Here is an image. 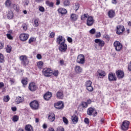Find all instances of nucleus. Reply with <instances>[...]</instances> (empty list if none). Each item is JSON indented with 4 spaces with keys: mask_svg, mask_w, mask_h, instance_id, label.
<instances>
[{
    "mask_svg": "<svg viewBox=\"0 0 131 131\" xmlns=\"http://www.w3.org/2000/svg\"><path fill=\"white\" fill-rule=\"evenodd\" d=\"M42 73L46 77H50L53 75V70L51 68H45L43 69Z\"/></svg>",
    "mask_w": 131,
    "mask_h": 131,
    "instance_id": "f257e3e1",
    "label": "nucleus"
},
{
    "mask_svg": "<svg viewBox=\"0 0 131 131\" xmlns=\"http://www.w3.org/2000/svg\"><path fill=\"white\" fill-rule=\"evenodd\" d=\"M94 41L98 45H95V48L96 49V50H100V48H103V47L105 46V41L100 39H95Z\"/></svg>",
    "mask_w": 131,
    "mask_h": 131,
    "instance_id": "f03ea898",
    "label": "nucleus"
},
{
    "mask_svg": "<svg viewBox=\"0 0 131 131\" xmlns=\"http://www.w3.org/2000/svg\"><path fill=\"white\" fill-rule=\"evenodd\" d=\"M19 60L21 61V64L23 66H27L29 64V59L26 55H21L19 57Z\"/></svg>",
    "mask_w": 131,
    "mask_h": 131,
    "instance_id": "7ed1b4c3",
    "label": "nucleus"
},
{
    "mask_svg": "<svg viewBox=\"0 0 131 131\" xmlns=\"http://www.w3.org/2000/svg\"><path fill=\"white\" fill-rule=\"evenodd\" d=\"M97 111H96V109L94 107H89L87 110V114L89 115V116H92V115L97 116Z\"/></svg>",
    "mask_w": 131,
    "mask_h": 131,
    "instance_id": "20e7f679",
    "label": "nucleus"
},
{
    "mask_svg": "<svg viewBox=\"0 0 131 131\" xmlns=\"http://www.w3.org/2000/svg\"><path fill=\"white\" fill-rule=\"evenodd\" d=\"M114 47L117 52H120V50H122V44L118 41H115L114 42Z\"/></svg>",
    "mask_w": 131,
    "mask_h": 131,
    "instance_id": "39448f33",
    "label": "nucleus"
},
{
    "mask_svg": "<svg viewBox=\"0 0 131 131\" xmlns=\"http://www.w3.org/2000/svg\"><path fill=\"white\" fill-rule=\"evenodd\" d=\"M30 106L33 109V110H37L38 107H39V104L36 100H33L30 103Z\"/></svg>",
    "mask_w": 131,
    "mask_h": 131,
    "instance_id": "423d86ee",
    "label": "nucleus"
},
{
    "mask_svg": "<svg viewBox=\"0 0 131 131\" xmlns=\"http://www.w3.org/2000/svg\"><path fill=\"white\" fill-rule=\"evenodd\" d=\"M129 125V121L127 120L123 121L121 126V129L122 130H127V129H128Z\"/></svg>",
    "mask_w": 131,
    "mask_h": 131,
    "instance_id": "0eeeda50",
    "label": "nucleus"
},
{
    "mask_svg": "<svg viewBox=\"0 0 131 131\" xmlns=\"http://www.w3.org/2000/svg\"><path fill=\"white\" fill-rule=\"evenodd\" d=\"M95 23V19L93 16H88L86 19V25L87 26H93Z\"/></svg>",
    "mask_w": 131,
    "mask_h": 131,
    "instance_id": "6e6552de",
    "label": "nucleus"
},
{
    "mask_svg": "<svg viewBox=\"0 0 131 131\" xmlns=\"http://www.w3.org/2000/svg\"><path fill=\"white\" fill-rule=\"evenodd\" d=\"M85 61L84 55H83V54L78 55L77 63H78L79 64H84Z\"/></svg>",
    "mask_w": 131,
    "mask_h": 131,
    "instance_id": "1a4fd4ad",
    "label": "nucleus"
},
{
    "mask_svg": "<svg viewBox=\"0 0 131 131\" xmlns=\"http://www.w3.org/2000/svg\"><path fill=\"white\" fill-rule=\"evenodd\" d=\"M54 107L56 109H58L59 110L62 109L64 108V103L62 101H58L57 103L54 104Z\"/></svg>",
    "mask_w": 131,
    "mask_h": 131,
    "instance_id": "9d476101",
    "label": "nucleus"
},
{
    "mask_svg": "<svg viewBox=\"0 0 131 131\" xmlns=\"http://www.w3.org/2000/svg\"><path fill=\"white\" fill-rule=\"evenodd\" d=\"M56 42L57 45H62L65 43V38L63 36L59 35L57 37L56 39Z\"/></svg>",
    "mask_w": 131,
    "mask_h": 131,
    "instance_id": "9b49d317",
    "label": "nucleus"
},
{
    "mask_svg": "<svg viewBox=\"0 0 131 131\" xmlns=\"http://www.w3.org/2000/svg\"><path fill=\"white\" fill-rule=\"evenodd\" d=\"M124 30H125L124 27L120 25V26H117V29H116V32L117 34L120 35L121 34V33L123 32V31H124Z\"/></svg>",
    "mask_w": 131,
    "mask_h": 131,
    "instance_id": "f8f14e48",
    "label": "nucleus"
},
{
    "mask_svg": "<svg viewBox=\"0 0 131 131\" xmlns=\"http://www.w3.org/2000/svg\"><path fill=\"white\" fill-rule=\"evenodd\" d=\"M116 74L119 79H121L124 77V72L121 70L117 71Z\"/></svg>",
    "mask_w": 131,
    "mask_h": 131,
    "instance_id": "ddd939ff",
    "label": "nucleus"
},
{
    "mask_svg": "<svg viewBox=\"0 0 131 131\" xmlns=\"http://www.w3.org/2000/svg\"><path fill=\"white\" fill-rule=\"evenodd\" d=\"M29 89L31 92H35V91L37 90V86L36 85L35 83L31 82L29 84Z\"/></svg>",
    "mask_w": 131,
    "mask_h": 131,
    "instance_id": "4468645a",
    "label": "nucleus"
},
{
    "mask_svg": "<svg viewBox=\"0 0 131 131\" xmlns=\"http://www.w3.org/2000/svg\"><path fill=\"white\" fill-rule=\"evenodd\" d=\"M108 78L110 81H115L117 79L115 74H113V73H110L108 74Z\"/></svg>",
    "mask_w": 131,
    "mask_h": 131,
    "instance_id": "2eb2a0df",
    "label": "nucleus"
},
{
    "mask_svg": "<svg viewBox=\"0 0 131 131\" xmlns=\"http://www.w3.org/2000/svg\"><path fill=\"white\" fill-rule=\"evenodd\" d=\"M28 37H29V35L28 34H21L19 36V38L22 41H26L28 39Z\"/></svg>",
    "mask_w": 131,
    "mask_h": 131,
    "instance_id": "dca6fc26",
    "label": "nucleus"
},
{
    "mask_svg": "<svg viewBox=\"0 0 131 131\" xmlns=\"http://www.w3.org/2000/svg\"><path fill=\"white\" fill-rule=\"evenodd\" d=\"M59 50L60 52H66L67 50V45L65 43L60 44L59 46Z\"/></svg>",
    "mask_w": 131,
    "mask_h": 131,
    "instance_id": "f3484780",
    "label": "nucleus"
},
{
    "mask_svg": "<svg viewBox=\"0 0 131 131\" xmlns=\"http://www.w3.org/2000/svg\"><path fill=\"white\" fill-rule=\"evenodd\" d=\"M107 16L108 18L112 19V18H114L115 17V11L113 10H110L107 12Z\"/></svg>",
    "mask_w": 131,
    "mask_h": 131,
    "instance_id": "a211bd4d",
    "label": "nucleus"
},
{
    "mask_svg": "<svg viewBox=\"0 0 131 131\" xmlns=\"http://www.w3.org/2000/svg\"><path fill=\"white\" fill-rule=\"evenodd\" d=\"M43 98L45 100L48 101V100H50V99L52 98V93L50 92L46 93V94L44 95Z\"/></svg>",
    "mask_w": 131,
    "mask_h": 131,
    "instance_id": "6ab92c4d",
    "label": "nucleus"
},
{
    "mask_svg": "<svg viewBox=\"0 0 131 131\" xmlns=\"http://www.w3.org/2000/svg\"><path fill=\"white\" fill-rule=\"evenodd\" d=\"M55 114H54V113H51L49 114L48 119L49 121L53 122V121H55Z\"/></svg>",
    "mask_w": 131,
    "mask_h": 131,
    "instance_id": "aec40b11",
    "label": "nucleus"
},
{
    "mask_svg": "<svg viewBox=\"0 0 131 131\" xmlns=\"http://www.w3.org/2000/svg\"><path fill=\"white\" fill-rule=\"evenodd\" d=\"M71 119L72 121L73 122V123H74V124H76V123L78 122V117L75 115L72 116Z\"/></svg>",
    "mask_w": 131,
    "mask_h": 131,
    "instance_id": "412c9836",
    "label": "nucleus"
},
{
    "mask_svg": "<svg viewBox=\"0 0 131 131\" xmlns=\"http://www.w3.org/2000/svg\"><path fill=\"white\" fill-rule=\"evenodd\" d=\"M56 97L57 99H62L64 97V95H63V92L58 91L56 93Z\"/></svg>",
    "mask_w": 131,
    "mask_h": 131,
    "instance_id": "4be33fe9",
    "label": "nucleus"
},
{
    "mask_svg": "<svg viewBox=\"0 0 131 131\" xmlns=\"http://www.w3.org/2000/svg\"><path fill=\"white\" fill-rule=\"evenodd\" d=\"M97 72L98 73L99 77H100V78H102V77H104L105 75H106L105 72H104V71L103 70H99Z\"/></svg>",
    "mask_w": 131,
    "mask_h": 131,
    "instance_id": "5701e85b",
    "label": "nucleus"
},
{
    "mask_svg": "<svg viewBox=\"0 0 131 131\" xmlns=\"http://www.w3.org/2000/svg\"><path fill=\"white\" fill-rule=\"evenodd\" d=\"M58 12L59 14H61V15H64L67 13V10L64 8H59L58 9Z\"/></svg>",
    "mask_w": 131,
    "mask_h": 131,
    "instance_id": "b1692460",
    "label": "nucleus"
},
{
    "mask_svg": "<svg viewBox=\"0 0 131 131\" xmlns=\"http://www.w3.org/2000/svg\"><path fill=\"white\" fill-rule=\"evenodd\" d=\"M21 83L23 84V86L24 88H25V86H26V85H27V84H28V80L27 78L23 79L21 80Z\"/></svg>",
    "mask_w": 131,
    "mask_h": 131,
    "instance_id": "393cba45",
    "label": "nucleus"
},
{
    "mask_svg": "<svg viewBox=\"0 0 131 131\" xmlns=\"http://www.w3.org/2000/svg\"><path fill=\"white\" fill-rule=\"evenodd\" d=\"M78 18V16L76 14L73 13L71 15V19L72 21H76Z\"/></svg>",
    "mask_w": 131,
    "mask_h": 131,
    "instance_id": "a878e982",
    "label": "nucleus"
},
{
    "mask_svg": "<svg viewBox=\"0 0 131 131\" xmlns=\"http://www.w3.org/2000/svg\"><path fill=\"white\" fill-rule=\"evenodd\" d=\"M25 129L26 131H33V128L31 125H26Z\"/></svg>",
    "mask_w": 131,
    "mask_h": 131,
    "instance_id": "bb28decb",
    "label": "nucleus"
},
{
    "mask_svg": "<svg viewBox=\"0 0 131 131\" xmlns=\"http://www.w3.org/2000/svg\"><path fill=\"white\" fill-rule=\"evenodd\" d=\"M75 71L76 73H80L82 71V69L80 66H76L75 68Z\"/></svg>",
    "mask_w": 131,
    "mask_h": 131,
    "instance_id": "cd10ccee",
    "label": "nucleus"
},
{
    "mask_svg": "<svg viewBox=\"0 0 131 131\" xmlns=\"http://www.w3.org/2000/svg\"><path fill=\"white\" fill-rule=\"evenodd\" d=\"M7 17L8 19H13V17H14V13L12 10H10L8 12Z\"/></svg>",
    "mask_w": 131,
    "mask_h": 131,
    "instance_id": "c85d7f7f",
    "label": "nucleus"
},
{
    "mask_svg": "<svg viewBox=\"0 0 131 131\" xmlns=\"http://www.w3.org/2000/svg\"><path fill=\"white\" fill-rule=\"evenodd\" d=\"M24 101V99L20 96H18L16 98V103L17 104H20V103H22Z\"/></svg>",
    "mask_w": 131,
    "mask_h": 131,
    "instance_id": "c756f323",
    "label": "nucleus"
},
{
    "mask_svg": "<svg viewBox=\"0 0 131 131\" xmlns=\"http://www.w3.org/2000/svg\"><path fill=\"white\" fill-rule=\"evenodd\" d=\"M6 52L8 54H10V53L12 52V46H11V45H7L6 47Z\"/></svg>",
    "mask_w": 131,
    "mask_h": 131,
    "instance_id": "7c9ffc66",
    "label": "nucleus"
},
{
    "mask_svg": "<svg viewBox=\"0 0 131 131\" xmlns=\"http://www.w3.org/2000/svg\"><path fill=\"white\" fill-rule=\"evenodd\" d=\"M89 14H84L83 15L81 16V20H82V21H84V20H85V19H88V18L89 17Z\"/></svg>",
    "mask_w": 131,
    "mask_h": 131,
    "instance_id": "2f4dec72",
    "label": "nucleus"
},
{
    "mask_svg": "<svg viewBox=\"0 0 131 131\" xmlns=\"http://www.w3.org/2000/svg\"><path fill=\"white\" fill-rule=\"evenodd\" d=\"M37 66L39 69H41V68H42V66H43V62H42V61L38 62L37 63Z\"/></svg>",
    "mask_w": 131,
    "mask_h": 131,
    "instance_id": "473e14b6",
    "label": "nucleus"
},
{
    "mask_svg": "<svg viewBox=\"0 0 131 131\" xmlns=\"http://www.w3.org/2000/svg\"><path fill=\"white\" fill-rule=\"evenodd\" d=\"M46 4L51 8H53L54 7V3H53V2H50L49 1H47Z\"/></svg>",
    "mask_w": 131,
    "mask_h": 131,
    "instance_id": "72a5a7b5",
    "label": "nucleus"
},
{
    "mask_svg": "<svg viewBox=\"0 0 131 131\" xmlns=\"http://www.w3.org/2000/svg\"><path fill=\"white\" fill-rule=\"evenodd\" d=\"M73 8L74 10L77 11V10L79 9V4H78V3H75Z\"/></svg>",
    "mask_w": 131,
    "mask_h": 131,
    "instance_id": "f704fd0d",
    "label": "nucleus"
},
{
    "mask_svg": "<svg viewBox=\"0 0 131 131\" xmlns=\"http://www.w3.org/2000/svg\"><path fill=\"white\" fill-rule=\"evenodd\" d=\"M5 62V56L3 54L0 53V63H4Z\"/></svg>",
    "mask_w": 131,
    "mask_h": 131,
    "instance_id": "c9c22d12",
    "label": "nucleus"
},
{
    "mask_svg": "<svg viewBox=\"0 0 131 131\" xmlns=\"http://www.w3.org/2000/svg\"><path fill=\"white\" fill-rule=\"evenodd\" d=\"M5 5L6 6L7 8H10L11 7V1L7 0L5 3Z\"/></svg>",
    "mask_w": 131,
    "mask_h": 131,
    "instance_id": "e433bc0d",
    "label": "nucleus"
},
{
    "mask_svg": "<svg viewBox=\"0 0 131 131\" xmlns=\"http://www.w3.org/2000/svg\"><path fill=\"white\" fill-rule=\"evenodd\" d=\"M12 120L13 122H17L19 120V117L17 115H15L13 117Z\"/></svg>",
    "mask_w": 131,
    "mask_h": 131,
    "instance_id": "4c0bfd02",
    "label": "nucleus"
},
{
    "mask_svg": "<svg viewBox=\"0 0 131 131\" xmlns=\"http://www.w3.org/2000/svg\"><path fill=\"white\" fill-rule=\"evenodd\" d=\"M12 7L16 12H19V7L16 4H13Z\"/></svg>",
    "mask_w": 131,
    "mask_h": 131,
    "instance_id": "58836bf2",
    "label": "nucleus"
},
{
    "mask_svg": "<svg viewBox=\"0 0 131 131\" xmlns=\"http://www.w3.org/2000/svg\"><path fill=\"white\" fill-rule=\"evenodd\" d=\"M64 7H68L70 5V1L69 0H65L63 2Z\"/></svg>",
    "mask_w": 131,
    "mask_h": 131,
    "instance_id": "ea45409f",
    "label": "nucleus"
},
{
    "mask_svg": "<svg viewBox=\"0 0 131 131\" xmlns=\"http://www.w3.org/2000/svg\"><path fill=\"white\" fill-rule=\"evenodd\" d=\"M85 85L86 88H88V86H91V85H92V81L91 80L86 81Z\"/></svg>",
    "mask_w": 131,
    "mask_h": 131,
    "instance_id": "a19ab883",
    "label": "nucleus"
},
{
    "mask_svg": "<svg viewBox=\"0 0 131 131\" xmlns=\"http://www.w3.org/2000/svg\"><path fill=\"white\" fill-rule=\"evenodd\" d=\"M3 100L5 102H9V101H10V96H9V95L4 96Z\"/></svg>",
    "mask_w": 131,
    "mask_h": 131,
    "instance_id": "79ce46f5",
    "label": "nucleus"
},
{
    "mask_svg": "<svg viewBox=\"0 0 131 131\" xmlns=\"http://www.w3.org/2000/svg\"><path fill=\"white\" fill-rule=\"evenodd\" d=\"M21 27L23 30H24L25 31H26V30H27V28H28L27 24L25 23L23 24L21 26Z\"/></svg>",
    "mask_w": 131,
    "mask_h": 131,
    "instance_id": "37998d69",
    "label": "nucleus"
},
{
    "mask_svg": "<svg viewBox=\"0 0 131 131\" xmlns=\"http://www.w3.org/2000/svg\"><path fill=\"white\" fill-rule=\"evenodd\" d=\"M38 9H39V11L40 12H41L42 13H43V12H45V8L41 6H39L38 7Z\"/></svg>",
    "mask_w": 131,
    "mask_h": 131,
    "instance_id": "c03bdc74",
    "label": "nucleus"
},
{
    "mask_svg": "<svg viewBox=\"0 0 131 131\" xmlns=\"http://www.w3.org/2000/svg\"><path fill=\"white\" fill-rule=\"evenodd\" d=\"M82 108H87L88 104V102H82Z\"/></svg>",
    "mask_w": 131,
    "mask_h": 131,
    "instance_id": "a18cd8bd",
    "label": "nucleus"
},
{
    "mask_svg": "<svg viewBox=\"0 0 131 131\" xmlns=\"http://www.w3.org/2000/svg\"><path fill=\"white\" fill-rule=\"evenodd\" d=\"M103 38H105V39H106V40H110V36H109V35L105 34L103 35Z\"/></svg>",
    "mask_w": 131,
    "mask_h": 131,
    "instance_id": "49530a36",
    "label": "nucleus"
},
{
    "mask_svg": "<svg viewBox=\"0 0 131 131\" xmlns=\"http://www.w3.org/2000/svg\"><path fill=\"white\" fill-rule=\"evenodd\" d=\"M86 90L89 92H93V91H94V88H93L92 85L89 86L88 87H86Z\"/></svg>",
    "mask_w": 131,
    "mask_h": 131,
    "instance_id": "de8ad7c7",
    "label": "nucleus"
},
{
    "mask_svg": "<svg viewBox=\"0 0 131 131\" xmlns=\"http://www.w3.org/2000/svg\"><path fill=\"white\" fill-rule=\"evenodd\" d=\"M90 34H95L96 33V29L93 28L89 31Z\"/></svg>",
    "mask_w": 131,
    "mask_h": 131,
    "instance_id": "09e8293b",
    "label": "nucleus"
},
{
    "mask_svg": "<svg viewBox=\"0 0 131 131\" xmlns=\"http://www.w3.org/2000/svg\"><path fill=\"white\" fill-rule=\"evenodd\" d=\"M56 131H65V129L62 126H59L57 128Z\"/></svg>",
    "mask_w": 131,
    "mask_h": 131,
    "instance_id": "8fccbe9b",
    "label": "nucleus"
},
{
    "mask_svg": "<svg viewBox=\"0 0 131 131\" xmlns=\"http://www.w3.org/2000/svg\"><path fill=\"white\" fill-rule=\"evenodd\" d=\"M62 119L63 122L64 123H65V124H68V119H67V118H66L65 117H63Z\"/></svg>",
    "mask_w": 131,
    "mask_h": 131,
    "instance_id": "3c124183",
    "label": "nucleus"
},
{
    "mask_svg": "<svg viewBox=\"0 0 131 131\" xmlns=\"http://www.w3.org/2000/svg\"><path fill=\"white\" fill-rule=\"evenodd\" d=\"M34 26H35V27H37V26H38V20H37V19H34Z\"/></svg>",
    "mask_w": 131,
    "mask_h": 131,
    "instance_id": "603ef678",
    "label": "nucleus"
},
{
    "mask_svg": "<svg viewBox=\"0 0 131 131\" xmlns=\"http://www.w3.org/2000/svg\"><path fill=\"white\" fill-rule=\"evenodd\" d=\"M52 74L54 75V76H58L59 75V71H58V70H55L53 72Z\"/></svg>",
    "mask_w": 131,
    "mask_h": 131,
    "instance_id": "864d4df0",
    "label": "nucleus"
},
{
    "mask_svg": "<svg viewBox=\"0 0 131 131\" xmlns=\"http://www.w3.org/2000/svg\"><path fill=\"white\" fill-rule=\"evenodd\" d=\"M36 39L35 38L32 37L30 38L29 40V43H31V42H33V41H35Z\"/></svg>",
    "mask_w": 131,
    "mask_h": 131,
    "instance_id": "5fc2aeb1",
    "label": "nucleus"
},
{
    "mask_svg": "<svg viewBox=\"0 0 131 131\" xmlns=\"http://www.w3.org/2000/svg\"><path fill=\"white\" fill-rule=\"evenodd\" d=\"M84 122H85L86 124H89L90 123V119L88 118H85L84 120Z\"/></svg>",
    "mask_w": 131,
    "mask_h": 131,
    "instance_id": "6e6d98bb",
    "label": "nucleus"
},
{
    "mask_svg": "<svg viewBox=\"0 0 131 131\" xmlns=\"http://www.w3.org/2000/svg\"><path fill=\"white\" fill-rule=\"evenodd\" d=\"M9 81L11 84H14V83H15V82L16 81V80H15V79H14V78H10Z\"/></svg>",
    "mask_w": 131,
    "mask_h": 131,
    "instance_id": "4d7b16f0",
    "label": "nucleus"
},
{
    "mask_svg": "<svg viewBox=\"0 0 131 131\" xmlns=\"http://www.w3.org/2000/svg\"><path fill=\"white\" fill-rule=\"evenodd\" d=\"M6 36L8 38V39H13V36L10 34H6Z\"/></svg>",
    "mask_w": 131,
    "mask_h": 131,
    "instance_id": "13d9d810",
    "label": "nucleus"
},
{
    "mask_svg": "<svg viewBox=\"0 0 131 131\" xmlns=\"http://www.w3.org/2000/svg\"><path fill=\"white\" fill-rule=\"evenodd\" d=\"M36 58L38 60H40V59H41V58H42L41 55L40 54H37Z\"/></svg>",
    "mask_w": 131,
    "mask_h": 131,
    "instance_id": "bf43d9fd",
    "label": "nucleus"
},
{
    "mask_svg": "<svg viewBox=\"0 0 131 131\" xmlns=\"http://www.w3.org/2000/svg\"><path fill=\"white\" fill-rule=\"evenodd\" d=\"M96 37H97V38L101 37V32H99L98 33H97Z\"/></svg>",
    "mask_w": 131,
    "mask_h": 131,
    "instance_id": "052dcab7",
    "label": "nucleus"
},
{
    "mask_svg": "<svg viewBox=\"0 0 131 131\" xmlns=\"http://www.w3.org/2000/svg\"><path fill=\"white\" fill-rule=\"evenodd\" d=\"M4 46H5V44L4 43L0 42V50L4 49Z\"/></svg>",
    "mask_w": 131,
    "mask_h": 131,
    "instance_id": "680f3d73",
    "label": "nucleus"
},
{
    "mask_svg": "<svg viewBox=\"0 0 131 131\" xmlns=\"http://www.w3.org/2000/svg\"><path fill=\"white\" fill-rule=\"evenodd\" d=\"M50 36L51 38H53V37H55V32H51L50 33Z\"/></svg>",
    "mask_w": 131,
    "mask_h": 131,
    "instance_id": "e2e57ef3",
    "label": "nucleus"
},
{
    "mask_svg": "<svg viewBox=\"0 0 131 131\" xmlns=\"http://www.w3.org/2000/svg\"><path fill=\"white\" fill-rule=\"evenodd\" d=\"M112 4H113V5H117V0H112Z\"/></svg>",
    "mask_w": 131,
    "mask_h": 131,
    "instance_id": "0e129e2a",
    "label": "nucleus"
},
{
    "mask_svg": "<svg viewBox=\"0 0 131 131\" xmlns=\"http://www.w3.org/2000/svg\"><path fill=\"white\" fill-rule=\"evenodd\" d=\"M5 86V84L3 82H0V89L4 88Z\"/></svg>",
    "mask_w": 131,
    "mask_h": 131,
    "instance_id": "69168bd1",
    "label": "nucleus"
},
{
    "mask_svg": "<svg viewBox=\"0 0 131 131\" xmlns=\"http://www.w3.org/2000/svg\"><path fill=\"white\" fill-rule=\"evenodd\" d=\"M128 70H129V71H131V61L128 65Z\"/></svg>",
    "mask_w": 131,
    "mask_h": 131,
    "instance_id": "338daca9",
    "label": "nucleus"
},
{
    "mask_svg": "<svg viewBox=\"0 0 131 131\" xmlns=\"http://www.w3.org/2000/svg\"><path fill=\"white\" fill-rule=\"evenodd\" d=\"M17 131H25V130H24V128L22 127H20V128H18V129H17Z\"/></svg>",
    "mask_w": 131,
    "mask_h": 131,
    "instance_id": "774afa93",
    "label": "nucleus"
}]
</instances>
